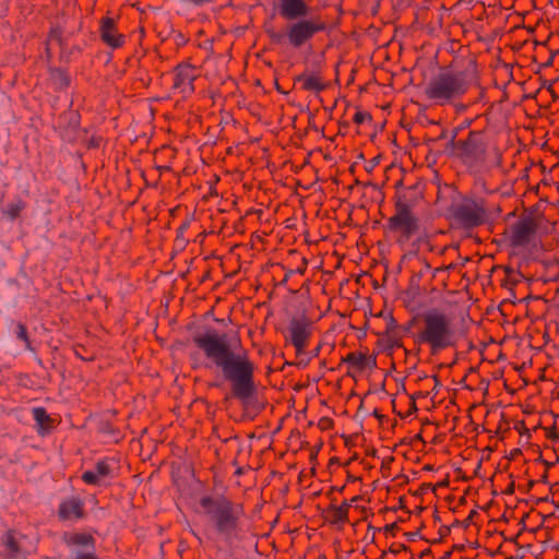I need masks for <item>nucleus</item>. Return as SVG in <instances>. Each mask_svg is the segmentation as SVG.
<instances>
[{
  "label": "nucleus",
  "mask_w": 559,
  "mask_h": 559,
  "mask_svg": "<svg viewBox=\"0 0 559 559\" xmlns=\"http://www.w3.org/2000/svg\"><path fill=\"white\" fill-rule=\"evenodd\" d=\"M536 233V224L533 219L526 218L518 222L513 227L512 242L516 247H524L531 242Z\"/></svg>",
  "instance_id": "obj_12"
},
{
  "label": "nucleus",
  "mask_w": 559,
  "mask_h": 559,
  "mask_svg": "<svg viewBox=\"0 0 559 559\" xmlns=\"http://www.w3.org/2000/svg\"><path fill=\"white\" fill-rule=\"evenodd\" d=\"M34 549L35 542L16 532H8L0 542V557L2 559H26Z\"/></svg>",
  "instance_id": "obj_7"
},
{
  "label": "nucleus",
  "mask_w": 559,
  "mask_h": 559,
  "mask_svg": "<svg viewBox=\"0 0 559 559\" xmlns=\"http://www.w3.org/2000/svg\"><path fill=\"white\" fill-rule=\"evenodd\" d=\"M454 218L466 227L476 226L481 223L484 211L472 199H463L452 205Z\"/></svg>",
  "instance_id": "obj_9"
},
{
  "label": "nucleus",
  "mask_w": 559,
  "mask_h": 559,
  "mask_svg": "<svg viewBox=\"0 0 559 559\" xmlns=\"http://www.w3.org/2000/svg\"><path fill=\"white\" fill-rule=\"evenodd\" d=\"M371 117L368 112L358 111L355 115V122L356 123H364L365 121L369 120Z\"/></svg>",
  "instance_id": "obj_29"
},
{
  "label": "nucleus",
  "mask_w": 559,
  "mask_h": 559,
  "mask_svg": "<svg viewBox=\"0 0 559 559\" xmlns=\"http://www.w3.org/2000/svg\"><path fill=\"white\" fill-rule=\"evenodd\" d=\"M454 332L450 319L437 309H430L424 314V329L419 334V341L431 346V350H438L452 346Z\"/></svg>",
  "instance_id": "obj_3"
},
{
  "label": "nucleus",
  "mask_w": 559,
  "mask_h": 559,
  "mask_svg": "<svg viewBox=\"0 0 559 559\" xmlns=\"http://www.w3.org/2000/svg\"><path fill=\"white\" fill-rule=\"evenodd\" d=\"M333 520L336 522H345L347 520V510L343 507H334Z\"/></svg>",
  "instance_id": "obj_25"
},
{
  "label": "nucleus",
  "mask_w": 559,
  "mask_h": 559,
  "mask_svg": "<svg viewBox=\"0 0 559 559\" xmlns=\"http://www.w3.org/2000/svg\"><path fill=\"white\" fill-rule=\"evenodd\" d=\"M270 37H271V39H272L274 43H277V44H281V43H283L284 40H287L286 27L284 28V31H283V32H274V31H271V32H270Z\"/></svg>",
  "instance_id": "obj_26"
},
{
  "label": "nucleus",
  "mask_w": 559,
  "mask_h": 559,
  "mask_svg": "<svg viewBox=\"0 0 559 559\" xmlns=\"http://www.w3.org/2000/svg\"><path fill=\"white\" fill-rule=\"evenodd\" d=\"M68 559H96V557L94 550L75 549L70 551Z\"/></svg>",
  "instance_id": "obj_22"
},
{
  "label": "nucleus",
  "mask_w": 559,
  "mask_h": 559,
  "mask_svg": "<svg viewBox=\"0 0 559 559\" xmlns=\"http://www.w3.org/2000/svg\"><path fill=\"white\" fill-rule=\"evenodd\" d=\"M180 2H188L194 7H202L206 3L212 2L213 0H179Z\"/></svg>",
  "instance_id": "obj_30"
},
{
  "label": "nucleus",
  "mask_w": 559,
  "mask_h": 559,
  "mask_svg": "<svg viewBox=\"0 0 559 559\" xmlns=\"http://www.w3.org/2000/svg\"><path fill=\"white\" fill-rule=\"evenodd\" d=\"M486 144L479 133L471 132L464 141H459L457 157L465 164L475 166L485 162Z\"/></svg>",
  "instance_id": "obj_8"
},
{
  "label": "nucleus",
  "mask_w": 559,
  "mask_h": 559,
  "mask_svg": "<svg viewBox=\"0 0 559 559\" xmlns=\"http://www.w3.org/2000/svg\"><path fill=\"white\" fill-rule=\"evenodd\" d=\"M201 506L214 520L217 532L229 540L237 528L238 508L225 498L210 497L203 498Z\"/></svg>",
  "instance_id": "obj_4"
},
{
  "label": "nucleus",
  "mask_w": 559,
  "mask_h": 559,
  "mask_svg": "<svg viewBox=\"0 0 559 559\" xmlns=\"http://www.w3.org/2000/svg\"><path fill=\"white\" fill-rule=\"evenodd\" d=\"M33 418L36 421L39 433H46L51 428V419L47 412L41 407L33 409Z\"/></svg>",
  "instance_id": "obj_18"
},
{
  "label": "nucleus",
  "mask_w": 559,
  "mask_h": 559,
  "mask_svg": "<svg viewBox=\"0 0 559 559\" xmlns=\"http://www.w3.org/2000/svg\"><path fill=\"white\" fill-rule=\"evenodd\" d=\"M51 80H52L53 84L56 85V87H58V88L66 87L70 82L69 76L61 70L53 71L51 73Z\"/></svg>",
  "instance_id": "obj_21"
},
{
  "label": "nucleus",
  "mask_w": 559,
  "mask_h": 559,
  "mask_svg": "<svg viewBox=\"0 0 559 559\" xmlns=\"http://www.w3.org/2000/svg\"><path fill=\"white\" fill-rule=\"evenodd\" d=\"M417 535H418V533H412V534H409V538L414 539Z\"/></svg>",
  "instance_id": "obj_32"
},
{
  "label": "nucleus",
  "mask_w": 559,
  "mask_h": 559,
  "mask_svg": "<svg viewBox=\"0 0 559 559\" xmlns=\"http://www.w3.org/2000/svg\"><path fill=\"white\" fill-rule=\"evenodd\" d=\"M102 38L111 47H118L121 44L120 36L115 35V25L111 19H105L100 26Z\"/></svg>",
  "instance_id": "obj_16"
},
{
  "label": "nucleus",
  "mask_w": 559,
  "mask_h": 559,
  "mask_svg": "<svg viewBox=\"0 0 559 559\" xmlns=\"http://www.w3.org/2000/svg\"><path fill=\"white\" fill-rule=\"evenodd\" d=\"M343 508H345L347 510V508L349 507V503L348 502H345L344 506H342Z\"/></svg>",
  "instance_id": "obj_34"
},
{
  "label": "nucleus",
  "mask_w": 559,
  "mask_h": 559,
  "mask_svg": "<svg viewBox=\"0 0 559 559\" xmlns=\"http://www.w3.org/2000/svg\"><path fill=\"white\" fill-rule=\"evenodd\" d=\"M377 163H378V160H377V159H373V160L371 162V166H370V167L372 168Z\"/></svg>",
  "instance_id": "obj_33"
},
{
  "label": "nucleus",
  "mask_w": 559,
  "mask_h": 559,
  "mask_svg": "<svg viewBox=\"0 0 559 559\" xmlns=\"http://www.w3.org/2000/svg\"><path fill=\"white\" fill-rule=\"evenodd\" d=\"M427 242V235L426 234H420L417 239L413 242V246L414 247H418L420 246L421 243H426Z\"/></svg>",
  "instance_id": "obj_31"
},
{
  "label": "nucleus",
  "mask_w": 559,
  "mask_h": 559,
  "mask_svg": "<svg viewBox=\"0 0 559 559\" xmlns=\"http://www.w3.org/2000/svg\"><path fill=\"white\" fill-rule=\"evenodd\" d=\"M207 359L223 372L230 382L231 394L238 399L248 414L255 415L263 408L253 382V364L240 347L236 337L206 330L194 337Z\"/></svg>",
  "instance_id": "obj_1"
},
{
  "label": "nucleus",
  "mask_w": 559,
  "mask_h": 559,
  "mask_svg": "<svg viewBox=\"0 0 559 559\" xmlns=\"http://www.w3.org/2000/svg\"><path fill=\"white\" fill-rule=\"evenodd\" d=\"M24 209V203L21 201V200H15L11 203H8L2 212L3 214L5 215L7 218L9 219H15L20 212Z\"/></svg>",
  "instance_id": "obj_19"
},
{
  "label": "nucleus",
  "mask_w": 559,
  "mask_h": 559,
  "mask_svg": "<svg viewBox=\"0 0 559 559\" xmlns=\"http://www.w3.org/2000/svg\"><path fill=\"white\" fill-rule=\"evenodd\" d=\"M473 80L474 72L471 69L444 68L428 82L426 94L440 104L449 103L463 95Z\"/></svg>",
  "instance_id": "obj_2"
},
{
  "label": "nucleus",
  "mask_w": 559,
  "mask_h": 559,
  "mask_svg": "<svg viewBox=\"0 0 559 559\" xmlns=\"http://www.w3.org/2000/svg\"><path fill=\"white\" fill-rule=\"evenodd\" d=\"M389 224L391 229L402 233L401 242L407 241L420 231L419 219L413 214L411 202L404 195L399 197L396 213L390 218Z\"/></svg>",
  "instance_id": "obj_5"
},
{
  "label": "nucleus",
  "mask_w": 559,
  "mask_h": 559,
  "mask_svg": "<svg viewBox=\"0 0 559 559\" xmlns=\"http://www.w3.org/2000/svg\"><path fill=\"white\" fill-rule=\"evenodd\" d=\"M311 321L305 314L294 316L289 319V340L298 352H301L309 336Z\"/></svg>",
  "instance_id": "obj_10"
},
{
  "label": "nucleus",
  "mask_w": 559,
  "mask_h": 559,
  "mask_svg": "<svg viewBox=\"0 0 559 559\" xmlns=\"http://www.w3.org/2000/svg\"><path fill=\"white\" fill-rule=\"evenodd\" d=\"M343 362L353 364L359 369H373L377 365L374 357H368L358 353H349L345 358H343Z\"/></svg>",
  "instance_id": "obj_17"
},
{
  "label": "nucleus",
  "mask_w": 559,
  "mask_h": 559,
  "mask_svg": "<svg viewBox=\"0 0 559 559\" xmlns=\"http://www.w3.org/2000/svg\"><path fill=\"white\" fill-rule=\"evenodd\" d=\"M309 7L304 0H281L280 13L289 22L309 16Z\"/></svg>",
  "instance_id": "obj_11"
},
{
  "label": "nucleus",
  "mask_w": 559,
  "mask_h": 559,
  "mask_svg": "<svg viewBox=\"0 0 559 559\" xmlns=\"http://www.w3.org/2000/svg\"><path fill=\"white\" fill-rule=\"evenodd\" d=\"M324 28L325 23L314 15L292 21L286 25L287 41L294 48H299Z\"/></svg>",
  "instance_id": "obj_6"
},
{
  "label": "nucleus",
  "mask_w": 559,
  "mask_h": 559,
  "mask_svg": "<svg viewBox=\"0 0 559 559\" xmlns=\"http://www.w3.org/2000/svg\"><path fill=\"white\" fill-rule=\"evenodd\" d=\"M66 543L71 550L84 549L85 551L94 550L93 538L84 534H72L66 536Z\"/></svg>",
  "instance_id": "obj_15"
},
{
  "label": "nucleus",
  "mask_w": 559,
  "mask_h": 559,
  "mask_svg": "<svg viewBox=\"0 0 559 559\" xmlns=\"http://www.w3.org/2000/svg\"><path fill=\"white\" fill-rule=\"evenodd\" d=\"M502 153L499 148L495 147L491 155L488 157V166L501 168Z\"/></svg>",
  "instance_id": "obj_24"
},
{
  "label": "nucleus",
  "mask_w": 559,
  "mask_h": 559,
  "mask_svg": "<svg viewBox=\"0 0 559 559\" xmlns=\"http://www.w3.org/2000/svg\"><path fill=\"white\" fill-rule=\"evenodd\" d=\"M59 514L63 520H76L82 516V502L76 498L64 500L59 508Z\"/></svg>",
  "instance_id": "obj_14"
},
{
  "label": "nucleus",
  "mask_w": 559,
  "mask_h": 559,
  "mask_svg": "<svg viewBox=\"0 0 559 559\" xmlns=\"http://www.w3.org/2000/svg\"><path fill=\"white\" fill-rule=\"evenodd\" d=\"M193 78L190 75L189 71L188 70H185L183 72H181L179 75H178V81L176 82V85H178L179 83H183V82H188L189 84H191Z\"/></svg>",
  "instance_id": "obj_28"
},
{
  "label": "nucleus",
  "mask_w": 559,
  "mask_h": 559,
  "mask_svg": "<svg viewBox=\"0 0 559 559\" xmlns=\"http://www.w3.org/2000/svg\"><path fill=\"white\" fill-rule=\"evenodd\" d=\"M455 136H456V132H453V134L451 135V138L449 139V141L445 144L444 152L449 155L457 157L459 141L457 142L455 141Z\"/></svg>",
  "instance_id": "obj_23"
},
{
  "label": "nucleus",
  "mask_w": 559,
  "mask_h": 559,
  "mask_svg": "<svg viewBox=\"0 0 559 559\" xmlns=\"http://www.w3.org/2000/svg\"><path fill=\"white\" fill-rule=\"evenodd\" d=\"M16 336L20 340H23L26 343V348L32 350V347L29 345V342H28V338H27V335H26V329H25L24 325H22V324L17 325Z\"/></svg>",
  "instance_id": "obj_27"
},
{
  "label": "nucleus",
  "mask_w": 559,
  "mask_h": 559,
  "mask_svg": "<svg viewBox=\"0 0 559 559\" xmlns=\"http://www.w3.org/2000/svg\"><path fill=\"white\" fill-rule=\"evenodd\" d=\"M298 80L304 82V87L306 90L321 91L324 88V84L321 83V81L319 80L318 76H314V75L307 76V75L302 74L298 78Z\"/></svg>",
  "instance_id": "obj_20"
},
{
  "label": "nucleus",
  "mask_w": 559,
  "mask_h": 559,
  "mask_svg": "<svg viewBox=\"0 0 559 559\" xmlns=\"http://www.w3.org/2000/svg\"><path fill=\"white\" fill-rule=\"evenodd\" d=\"M112 475L111 466L102 461L98 462L92 469H87L83 473L82 479L90 485L102 486L105 485L107 479Z\"/></svg>",
  "instance_id": "obj_13"
}]
</instances>
